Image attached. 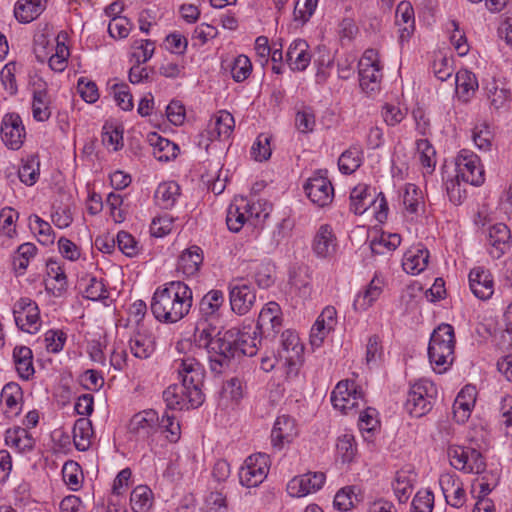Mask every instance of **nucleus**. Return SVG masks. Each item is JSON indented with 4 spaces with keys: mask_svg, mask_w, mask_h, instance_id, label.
Returning a JSON list of instances; mask_svg holds the SVG:
<instances>
[{
    "mask_svg": "<svg viewBox=\"0 0 512 512\" xmlns=\"http://www.w3.org/2000/svg\"><path fill=\"white\" fill-rule=\"evenodd\" d=\"M32 112L37 121L44 122L50 118V98L45 89L33 91Z\"/></svg>",
    "mask_w": 512,
    "mask_h": 512,
    "instance_id": "obj_37",
    "label": "nucleus"
},
{
    "mask_svg": "<svg viewBox=\"0 0 512 512\" xmlns=\"http://www.w3.org/2000/svg\"><path fill=\"white\" fill-rule=\"evenodd\" d=\"M269 456L257 453L249 456L239 471V481L245 487H256L261 484L268 474Z\"/></svg>",
    "mask_w": 512,
    "mask_h": 512,
    "instance_id": "obj_8",
    "label": "nucleus"
},
{
    "mask_svg": "<svg viewBox=\"0 0 512 512\" xmlns=\"http://www.w3.org/2000/svg\"><path fill=\"white\" fill-rule=\"evenodd\" d=\"M253 278L259 288L266 289L275 282V268L270 263H259L253 267Z\"/></svg>",
    "mask_w": 512,
    "mask_h": 512,
    "instance_id": "obj_47",
    "label": "nucleus"
},
{
    "mask_svg": "<svg viewBox=\"0 0 512 512\" xmlns=\"http://www.w3.org/2000/svg\"><path fill=\"white\" fill-rule=\"evenodd\" d=\"M45 9L43 0H18L14 15L21 23H30L36 19Z\"/></svg>",
    "mask_w": 512,
    "mask_h": 512,
    "instance_id": "obj_31",
    "label": "nucleus"
},
{
    "mask_svg": "<svg viewBox=\"0 0 512 512\" xmlns=\"http://www.w3.org/2000/svg\"><path fill=\"white\" fill-rule=\"evenodd\" d=\"M337 250V239L328 224L319 227L313 240V251L319 258H331Z\"/></svg>",
    "mask_w": 512,
    "mask_h": 512,
    "instance_id": "obj_20",
    "label": "nucleus"
},
{
    "mask_svg": "<svg viewBox=\"0 0 512 512\" xmlns=\"http://www.w3.org/2000/svg\"><path fill=\"white\" fill-rule=\"evenodd\" d=\"M47 275L51 280L46 281V291L54 297H61L67 290V277L58 262L54 260L47 262Z\"/></svg>",
    "mask_w": 512,
    "mask_h": 512,
    "instance_id": "obj_23",
    "label": "nucleus"
},
{
    "mask_svg": "<svg viewBox=\"0 0 512 512\" xmlns=\"http://www.w3.org/2000/svg\"><path fill=\"white\" fill-rule=\"evenodd\" d=\"M417 150L420 153V161L423 167L433 170L435 167L436 152L427 139H420L416 143Z\"/></svg>",
    "mask_w": 512,
    "mask_h": 512,
    "instance_id": "obj_63",
    "label": "nucleus"
},
{
    "mask_svg": "<svg viewBox=\"0 0 512 512\" xmlns=\"http://www.w3.org/2000/svg\"><path fill=\"white\" fill-rule=\"evenodd\" d=\"M251 327L243 329L231 328L223 333V352L227 356V369L230 367L231 360L240 356L252 357L256 355L258 346L261 343L259 332Z\"/></svg>",
    "mask_w": 512,
    "mask_h": 512,
    "instance_id": "obj_5",
    "label": "nucleus"
},
{
    "mask_svg": "<svg viewBox=\"0 0 512 512\" xmlns=\"http://www.w3.org/2000/svg\"><path fill=\"white\" fill-rule=\"evenodd\" d=\"M271 136L265 133H261L256 138L255 142L251 147V157L257 161L262 162L270 158L272 148L270 145Z\"/></svg>",
    "mask_w": 512,
    "mask_h": 512,
    "instance_id": "obj_49",
    "label": "nucleus"
},
{
    "mask_svg": "<svg viewBox=\"0 0 512 512\" xmlns=\"http://www.w3.org/2000/svg\"><path fill=\"white\" fill-rule=\"evenodd\" d=\"M251 207L244 199L240 203L235 201L231 203L227 210L226 224L230 231L239 232L246 221L249 220L247 214L250 212Z\"/></svg>",
    "mask_w": 512,
    "mask_h": 512,
    "instance_id": "obj_29",
    "label": "nucleus"
},
{
    "mask_svg": "<svg viewBox=\"0 0 512 512\" xmlns=\"http://www.w3.org/2000/svg\"><path fill=\"white\" fill-rule=\"evenodd\" d=\"M304 190L308 198L319 207L329 205L334 197L332 183L321 172L308 179L304 185Z\"/></svg>",
    "mask_w": 512,
    "mask_h": 512,
    "instance_id": "obj_13",
    "label": "nucleus"
},
{
    "mask_svg": "<svg viewBox=\"0 0 512 512\" xmlns=\"http://www.w3.org/2000/svg\"><path fill=\"white\" fill-rule=\"evenodd\" d=\"M13 315L16 326L27 333L35 334L41 326L37 303L30 298H20L14 305Z\"/></svg>",
    "mask_w": 512,
    "mask_h": 512,
    "instance_id": "obj_7",
    "label": "nucleus"
},
{
    "mask_svg": "<svg viewBox=\"0 0 512 512\" xmlns=\"http://www.w3.org/2000/svg\"><path fill=\"white\" fill-rule=\"evenodd\" d=\"M235 126L234 117L228 111H220L214 123V132L218 138H228Z\"/></svg>",
    "mask_w": 512,
    "mask_h": 512,
    "instance_id": "obj_54",
    "label": "nucleus"
},
{
    "mask_svg": "<svg viewBox=\"0 0 512 512\" xmlns=\"http://www.w3.org/2000/svg\"><path fill=\"white\" fill-rule=\"evenodd\" d=\"M13 359L19 376L29 380L35 373L32 350L27 346H16L13 350Z\"/></svg>",
    "mask_w": 512,
    "mask_h": 512,
    "instance_id": "obj_30",
    "label": "nucleus"
},
{
    "mask_svg": "<svg viewBox=\"0 0 512 512\" xmlns=\"http://www.w3.org/2000/svg\"><path fill=\"white\" fill-rule=\"evenodd\" d=\"M457 92L464 101H468L478 88V81L474 73L460 70L455 77Z\"/></svg>",
    "mask_w": 512,
    "mask_h": 512,
    "instance_id": "obj_36",
    "label": "nucleus"
},
{
    "mask_svg": "<svg viewBox=\"0 0 512 512\" xmlns=\"http://www.w3.org/2000/svg\"><path fill=\"white\" fill-rule=\"evenodd\" d=\"M53 53L48 58L49 67L55 72H62L67 67V60L70 55L68 47L64 42L56 39V44L51 45Z\"/></svg>",
    "mask_w": 512,
    "mask_h": 512,
    "instance_id": "obj_41",
    "label": "nucleus"
},
{
    "mask_svg": "<svg viewBox=\"0 0 512 512\" xmlns=\"http://www.w3.org/2000/svg\"><path fill=\"white\" fill-rule=\"evenodd\" d=\"M361 162L362 151L357 147H351L339 157L338 167L343 174H352L360 167Z\"/></svg>",
    "mask_w": 512,
    "mask_h": 512,
    "instance_id": "obj_42",
    "label": "nucleus"
},
{
    "mask_svg": "<svg viewBox=\"0 0 512 512\" xmlns=\"http://www.w3.org/2000/svg\"><path fill=\"white\" fill-rule=\"evenodd\" d=\"M160 428L168 433L166 438L171 443H175L179 440L181 433L180 424L175 421L173 415H169L168 413L163 414L161 419L159 418V429Z\"/></svg>",
    "mask_w": 512,
    "mask_h": 512,
    "instance_id": "obj_60",
    "label": "nucleus"
},
{
    "mask_svg": "<svg viewBox=\"0 0 512 512\" xmlns=\"http://www.w3.org/2000/svg\"><path fill=\"white\" fill-rule=\"evenodd\" d=\"M355 490L356 486L341 488L334 497V507L339 511H348L354 507L357 502L361 501V498Z\"/></svg>",
    "mask_w": 512,
    "mask_h": 512,
    "instance_id": "obj_45",
    "label": "nucleus"
},
{
    "mask_svg": "<svg viewBox=\"0 0 512 512\" xmlns=\"http://www.w3.org/2000/svg\"><path fill=\"white\" fill-rule=\"evenodd\" d=\"M363 398L361 390L357 389L354 381L342 380L338 382L331 393V402L334 408L343 413L358 408L359 400Z\"/></svg>",
    "mask_w": 512,
    "mask_h": 512,
    "instance_id": "obj_12",
    "label": "nucleus"
},
{
    "mask_svg": "<svg viewBox=\"0 0 512 512\" xmlns=\"http://www.w3.org/2000/svg\"><path fill=\"white\" fill-rule=\"evenodd\" d=\"M434 495L429 490L419 491L413 498L411 512H432Z\"/></svg>",
    "mask_w": 512,
    "mask_h": 512,
    "instance_id": "obj_59",
    "label": "nucleus"
},
{
    "mask_svg": "<svg viewBox=\"0 0 512 512\" xmlns=\"http://www.w3.org/2000/svg\"><path fill=\"white\" fill-rule=\"evenodd\" d=\"M252 72L250 59L245 55H239L233 61L231 67V76L236 82L246 80Z\"/></svg>",
    "mask_w": 512,
    "mask_h": 512,
    "instance_id": "obj_57",
    "label": "nucleus"
},
{
    "mask_svg": "<svg viewBox=\"0 0 512 512\" xmlns=\"http://www.w3.org/2000/svg\"><path fill=\"white\" fill-rule=\"evenodd\" d=\"M290 374L299 372L304 363V343L300 340L298 334L290 331Z\"/></svg>",
    "mask_w": 512,
    "mask_h": 512,
    "instance_id": "obj_46",
    "label": "nucleus"
},
{
    "mask_svg": "<svg viewBox=\"0 0 512 512\" xmlns=\"http://www.w3.org/2000/svg\"><path fill=\"white\" fill-rule=\"evenodd\" d=\"M36 251L37 248L33 243L21 244L13 256L15 270L24 271L28 267L30 259L35 256Z\"/></svg>",
    "mask_w": 512,
    "mask_h": 512,
    "instance_id": "obj_53",
    "label": "nucleus"
},
{
    "mask_svg": "<svg viewBox=\"0 0 512 512\" xmlns=\"http://www.w3.org/2000/svg\"><path fill=\"white\" fill-rule=\"evenodd\" d=\"M62 476L71 490L76 491L80 488L83 475L77 463L73 461L65 463L62 468Z\"/></svg>",
    "mask_w": 512,
    "mask_h": 512,
    "instance_id": "obj_56",
    "label": "nucleus"
},
{
    "mask_svg": "<svg viewBox=\"0 0 512 512\" xmlns=\"http://www.w3.org/2000/svg\"><path fill=\"white\" fill-rule=\"evenodd\" d=\"M113 97L117 105L124 111H130L133 108V97L126 84H114L111 87Z\"/></svg>",
    "mask_w": 512,
    "mask_h": 512,
    "instance_id": "obj_58",
    "label": "nucleus"
},
{
    "mask_svg": "<svg viewBox=\"0 0 512 512\" xmlns=\"http://www.w3.org/2000/svg\"><path fill=\"white\" fill-rule=\"evenodd\" d=\"M117 244L119 250L128 257H134L139 252L137 241L126 231L117 234Z\"/></svg>",
    "mask_w": 512,
    "mask_h": 512,
    "instance_id": "obj_62",
    "label": "nucleus"
},
{
    "mask_svg": "<svg viewBox=\"0 0 512 512\" xmlns=\"http://www.w3.org/2000/svg\"><path fill=\"white\" fill-rule=\"evenodd\" d=\"M192 302L191 288L182 281H171L156 289L150 308L158 321L176 323L189 314Z\"/></svg>",
    "mask_w": 512,
    "mask_h": 512,
    "instance_id": "obj_2",
    "label": "nucleus"
},
{
    "mask_svg": "<svg viewBox=\"0 0 512 512\" xmlns=\"http://www.w3.org/2000/svg\"><path fill=\"white\" fill-rule=\"evenodd\" d=\"M359 83L362 90L374 92L379 88L382 77L377 52L367 49L359 61Z\"/></svg>",
    "mask_w": 512,
    "mask_h": 512,
    "instance_id": "obj_9",
    "label": "nucleus"
},
{
    "mask_svg": "<svg viewBox=\"0 0 512 512\" xmlns=\"http://www.w3.org/2000/svg\"><path fill=\"white\" fill-rule=\"evenodd\" d=\"M224 295L220 290H211L201 299L199 310L205 317L214 316L223 305Z\"/></svg>",
    "mask_w": 512,
    "mask_h": 512,
    "instance_id": "obj_44",
    "label": "nucleus"
},
{
    "mask_svg": "<svg viewBox=\"0 0 512 512\" xmlns=\"http://www.w3.org/2000/svg\"><path fill=\"white\" fill-rule=\"evenodd\" d=\"M444 497L449 505L460 508L465 502V491L458 478L445 474L439 479Z\"/></svg>",
    "mask_w": 512,
    "mask_h": 512,
    "instance_id": "obj_22",
    "label": "nucleus"
},
{
    "mask_svg": "<svg viewBox=\"0 0 512 512\" xmlns=\"http://www.w3.org/2000/svg\"><path fill=\"white\" fill-rule=\"evenodd\" d=\"M181 384H173L163 392V399L169 409L189 410L198 408L205 400L202 392L205 372L193 357L180 360L177 368Z\"/></svg>",
    "mask_w": 512,
    "mask_h": 512,
    "instance_id": "obj_1",
    "label": "nucleus"
},
{
    "mask_svg": "<svg viewBox=\"0 0 512 512\" xmlns=\"http://www.w3.org/2000/svg\"><path fill=\"white\" fill-rule=\"evenodd\" d=\"M415 475L410 469H402L396 473L393 489L400 502H405L412 491Z\"/></svg>",
    "mask_w": 512,
    "mask_h": 512,
    "instance_id": "obj_38",
    "label": "nucleus"
},
{
    "mask_svg": "<svg viewBox=\"0 0 512 512\" xmlns=\"http://www.w3.org/2000/svg\"><path fill=\"white\" fill-rule=\"evenodd\" d=\"M337 455L343 463H351L356 455L357 447L351 434H344L337 440Z\"/></svg>",
    "mask_w": 512,
    "mask_h": 512,
    "instance_id": "obj_48",
    "label": "nucleus"
},
{
    "mask_svg": "<svg viewBox=\"0 0 512 512\" xmlns=\"http://www.w3.org/2000/svg\"><path fill=\"white\" fill-rule=\"evenodd\" d=\"M153 503L152 491L145 485L134 488L130 496V505L134 512H147Z\"/></svg>",
    "mask_w": 512,
    "mask_h": 512,
    "instance_id": "obj_40",
    "label": "nucleus"
},
{
    "mask_svg": "<svg viewBox=\"0 0 512 512\" xmlns=\"http://www.w3.org/2000/svg\"><path fill=\"white\" fill-rule=\"evenodd\" d=\"M414 11L411 5L408 2H401L397 6L396 10V23L398 25H401V22L404 24H409V26H405L401 29V35L400 38L403 40L405 37H408L410 35V28H413L414 24Z\"/></svg>",
    "mask_w": 512,
    "mask_h": 512,
    "instance_id": "obj_51",
    "label": "nucleus"
},
{
    "mask_svg": "<svg viewBox=\"0 0 512 512\" xmlns=\"http://www.w3.org/2000/svg\"><path fill=\"white\" fill-rule=\"evenodd\" d=\"M312 54L308 43L303 39H296L290 43V70L301 72L310 64Z\"/></svg>",
    "mask_w": 512,
    "mask_h": 512,
    "instance_id": "obj_25",
    "label": "nucleus"
},
{
    "mask_svg": "<svg viewBox=\"0 0 512 512\" xmlns=\"http://www.w3.org/2000/svg\"><path fill=\"white\" fill-rule=\"evenodd\" d=\"M203 262L202 251L197 246H192L179 256L177 263V271L185 276H193L197 274Z\"/></svg>",
    "mask_w": 512,
    "mask_h": 512,
    "instance_id": "obj_26",
    "label": "nucleus"
},
{
    "mask_svg": "<svg viewBox=\"0 0 512 512\" xmlns=\"http://www.w3.org/2000/svg\"><path fill=\"white\" fill-rule=\"evenodd\" d=\"M148 141L153 148V155L158 161L167 162L178 154V146L157 133L149 134Z\"/></svg>",
    "mask_w": 512,
    "mask_h": 512,
    "instance_id": "obj_28",
    "label": "nucleus"
},
{
    "mask_svg": "<svg viewBox=\"0 0 512 512\" xmlns=\"http://www.w3.org/2000/svg\"><path fill=\"white\" fill-rule=\"evenodd\" d=\"M229 301L234 313L245 315L256 301V292L250 284L236 279L229 283Z\"/></svg>",
    "mask_w": 512,
    "mask_h": 512,
    "instance_id": "obj_10",
    "label": "nucleus"
},
{
    "mask_svg": "<svg viewBox=\"0 0 512 512\" xmlns=\"http://www.w3.org/2000/svg\"><path fill=\"white\" fill-rule=\"evenodd\" d=\"M457 177L473 186L484 182V169L479 157L469 150H462L456 158Z\"/></svg>",
    "mask_w": 512,
    "mask_h": 512,
    "instance_id": "obj_11",
    "label": "nucleus"
},
{
    "mask_svg": "<svg viewBox=\"0 0 512 512\" xmlns=\"http://www.w3.org/2000/svg\"><path fill=\"white\" fill-rule=\"evenodd\" d=\"M318 0H297L293 10L295 21L305 23L313 14Z\"/></svg>",
    "mask_w": 512,
    "mask_h": 512,
    "instance_id": "obj_61",
    "label": "nucleus"
},
{
    "mask_svg": "<svg viewBox=\"0 0 512 512\" xmlns=\"http://www.w3.org/2000/svg\"><path fill=\"white\" fill-rule=\"evenodd\" d=\"M194 341L199 348H204L208 354L210 369L215 374L227 370V356L223 352V334L211 328L206 322H199L194 332Z\"/></svg>",
    "mask_w": 512,
    "mask_h": 512,
    "instance_id": "obj_3",
    "label": "nucleus"
},
{
    "mask_svg": "<svg viewBox=\"0 0 512 512\" xmlns=\"http://www.w3.org/2000/svg\"><path fill=\"white\" fill-rule=\"evenodd\" d=\"M130 29L131 23L126 17H113L108 25V32L113 38H126Z\"/></svg>",
    "mask_w": 512,
    "mask_h": 512,
    "instance_id": "obj_64",
    "label": "nucleus"
},
{
    "mask_svg": "<svg viewBox=\"0 0 512 512\" xmlns=\"http://www.w3.org/2000/svg\"><path fill=\"white\" fill-rule=\"evenodd\" d=\"M437 394V388L429 380L414 383L407 394L406 411L413 417L420 418L431 411Z\"/></svg>",
    "mask_w": 512,
    "mask_h": 512,
    "instance_id": "obj_6",
    "label": "nucleus"
},
{
    "mask_svg": "<svg viewBox=\"0 0 512 512\" xmlns=\"http://www.w3.org/2000/svg\"><path fill=\"white\" fill-rule=\"evenodd\" d=\"M469 387L461 390L455 399L453 404L454 418L458 423H464L470 416L471 407L474 404V396L469 394V398L466 399V393L472 391Z\"/></svg>",
    "mask_w": 512,
    "mask_h": 512,
    "instance_id": "obj_39",
    "label": "nucleus"
},
{
    "mask_svg": "<svg viewBox=\"0 0 512 512\" xmlns=\"http://www.w3.org/2000/svg\"><path fill=\"white\" fill-rule=\"evenodd\" d=\"M455 348L454 328L450 324L439 325L432 333L428 356L434 369L441 373L453 363Z\"/></svg>",
    "mask_w": 512,
    "mask_h": 512,
    "instance_id": "obj_4",
    "label": "nucleus"
},
{
    "mask_svg": "<svg viewBox=\"0 0 512 512\" xmlns=\"http://www.w3.org/2000/svg\"><path fill=\"white\" fill-rule=\"evenodd\" d=\"M93 435L92 422L89 419L76 420L73 428V441L77 450L87 451L91 446Z\"/></svg>",
    "mask_w": 512,
    "mask_h": 512,
    "instance_id": "obj_32",
    "label": "nucleus"
},
{
    "mask_svg": "<svg viewBox=\"0 0 512 512\" xmlns=\"http://www.w3.org/2000/svg\"><path fill=\"white\" fill-rule=\"evenodd\" d=\"M429 251L425 248L408 251L403 258L402 267L409 274L416 275L428 265Z\"/></svg>",
    "mask_w": 512,
    "mask_h": 512,
    "instance_id": "obj_34",
    "label": "nucleus"
},
{
    "mask_svg": "<svg viewBox=\"0 0 512 512\" xmlns=\"http://www.w3.org/2000/svg\"><path fill=\"white\" fill-rule=\"evenodd\" d=\"M487 242L490 246L488 252L494 259L501 258L511 248V233L504 223H496L488 230Z\"/></svg>",
    "mask_w": 512,
    "mask_h": 512,
    "instance_id": "obj_17",
    "label": "nucleus"
},
{
    "mask_svg": "<svg viewBox=\"0 0 512 512\" xmlns=\"http://www.w3.org/2000/svg\"><path fill=\"white\" fill-rule=\"evenodd\" d=\"M179 196L180 186L174 181L159 184L155 191L156 203L163 209H171Z\"/></svg>",
    "mask_w": 512,
    "mask_h": 512,
    "instance_id": "obj_33",
    "label": "nucleus"
},
{
    "mask_svg": "<svg viewBox=\"0 0 512 512\" xmlns=\"http://www.w3.org/2000/svg\"><path fill=\"white\" fill-rule=\"evenodd\" d=\"M325 482L322 472L308 473L296 476L290 481V496L303 497L319 490Z\"/></svg>",
    "mask_w": 512,
    "mask_h": 512,
    "instance_id": "obj_19",
    "label": "nucleus"
},
{
    "mask_svg": "<svg viewBox=\"0 0 512 512\" xmlns=\"http://www.w3.org/2000/svg\"><path fill=\"white\" fill-rule=\"evenodd\" d=\"M23 393L21 387L16 383L6 384L1 391V398L5 402L9 412L18 415L20 412L19 401L22 399ZM8 413V411H5Z\"/></svg>",
    "mask_w": 512,
    "mask_h": 512,
    "instance_id": "obj_43",
    "label": "nucleus"
},
{
    "mask_svg": "<svg viewBox=\"0 0 512 512\" xmlns=\"http://www.w3.org/2000/svg\"><path fill=\"white\" fill-rule=\"evenodd\" d=\"M403 204L405 209L412 214L417 213L419 206L423 204L422 192L415 184L405 185Z\"/></svg>",
    "mask_w": 512,
    "mask_h": 512,
    "instance_id": "obj_52",
    "label": "nucleus"
},
{
    "mask_svg": "<svg viewBox=\"0 0 512 512\" xmlns=\"http://www.w3.org/2000/svg\"><path fill=\"white\" fill-rule=\"evenodd\" d=\"M159 429V415L153 409L135 414L129 423V431L142 439H148Z\"/></svg>",
    "mask_w": 512,
    "mask_h": 512,
    "instance_id": "obj_16",
    "label": "nucleus"
},
{
    "mask_svg": "<svg viewBox=\"0 0 512 512\" xmlns=\"http://www.w3.org/2000/svg\"><path fill=\"white\" fill-rule=\"evenodd\" d=\"M375 194L370 192L366 184H359L350 193V210L356 215H362L375 202Z\"/></svg>",
    "mask_w": 512,
    "mask_h": 512,
    "instance_id": "obj_27",
    "label": "nucleus"
},
{
    "mask_svg": "<svg viewBox=\"0 0 512 512\" xmlns=\"http://www.w3.org/2000/svg\"><path fill=\"white\" fill-rule=\"evenodd\" d=\"M25 128L17 113H7L1 123V138L4 144L12 149H19L25 138Z\"/></svg>",
    "mask_w": 512,
    "mask_h": 512,
    "instance_id": "obj_14",
    "label": "nucleus"
},
{
    "mask_svg": "<svg viewBox=\"0 0 512 512\" xmlns=\"http://www.w3.org/2000/svg\"><path fill=\"white\" fill-rule=\"evenodd\" d=\"M401 243V236L396 233L382 232L370 241L373 255H387L393 252Z\"/></svg>",
    "mask_w": 512,
    "mask_h": 512,
    "instance_id": "obj_35",
    "label": "nucleus"
},
{
    "mask_svg": "<svg viewBox=\"0 0 512 512\" xmlns=\"http://www.w3.org/2000/svg\"><path fill=\"white\" fill-rule=\"evenodd\" d=\"M295 130L302 135L313 133L316 127V114L313 107L304 103H297L294 107Z\"/></svg>",
    "mask_w": 512,
    "mask_h": 512,
    "instance_id": "obj_24",
    "label": "nucleus"
},
{
    "mask_svg": "<svg viewBox=\"0 0 512 512\" xmlns=\"http://www.w3.org/2000/svg\"><path fill=\"white\" fill-rule=\"evenodd\" d=\"M469 286L472 293L481 300H488L494 293V281L489 270L475 267L469 273Z\"/></svg>",
    "mask_w": 512,
    "mask_h": 512,
    "instance_id": "obj_18",
    "label": "nucleus"
},
{
    "mask_svg": "<svg viewBox=\"0 0 512 512\" xmlns=\"http://www.w3.org/2000/svg\"><path fill=\"white\" fill-rule=\"evenodd\" d=\"M129 346L135 357L146 359L154 352L155 340L151 332L143 327H138L130 338Z\"/></svg>",
    "mask_w": 512,
    "mask_h": 512,
    "instance_id": "obj_21",
    "label": "nucleus"
},
{
    "mask_svg": "<svg viewBox=\"0 0 512 512\" xmlns=\"http://www.w3.org/2000/svg\"><path fill=\"white\" fill-rule=\"evenodd\" d=\"M288 417L281 415L276 418L271 431V444L274 450H281L284 447Z\"/></svg>",
    "mask_w": 512,
    "mask_h": 512,
    "instance_id": "obj_55",
    "label": "nucleus"
},
{
    "mask_svg": "<svg viewBox=\"0 0 512 512\" xmlns=\"http://www.w3.org/2000/svg\"><path fill=\"white\" fill-rule=\"evenodd\" d=\"M381 288L375 284V280H372L367 289L357 295L354 300L353 307L357 310H366L373 302L380 296Z\"/></svg>",
    "mask_w": 512,
    "mask_h": 512,
    "instance_id": "obj_50",
    "label": "nucleus"
},
{
    "mask_svg": "<svg viewBox=\"0 0 512 512\" xmlns=\"http://www.w3.org/2000/svg\"><path fill=\"white\" fill-rule=\"evenodd\" d=\"M283 312L276 302H268L260 311L256 330L259 333H272L276 336L283 327Z\"/></svg>",
    "mask_w": 512,
    "mask_h": 512,
    "instance_id": "obj_15",
    "label": "nucleus"
}]
</instances>
